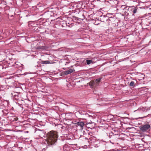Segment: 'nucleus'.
Segmentation results:
<instances>
[{
	"label": "nucleus",
	"instance_id": "obj_1",
	"mask_svg": "<svg viewBox=\"0 0 151 151\" xmlns=\"http://www.w3.org/2000/svg\"><path fill=\"white\" fill-rule=\"evenodd\" d=\"M47 143L48 145H54L57 142L58 137L57 132L51 131L47 134Z\"/></svg>",
	"mask_w": 151,
	"mask_h": 151
},
{
	"label": "nucleus",
	"instance_id": "obj_2",
	"mask_svg": "<svg viewBox=\"0 0 151 151\" xmlns=\"http://www.w3.org/2000/svg\"><path fill=\"white\" fill-rule=\"evenodd\" d=\"M5 56L4 55H0V65L2 67V68H6L9 66V63L5 60Z\"/></svg>",
	"mask_w": 151,
	"mask_h": 151
},
{
	"label": "nucleus",
	"instance_id": "obj_3",
	"mask_svg": "<svg viewBox=\"0 0 151 151\" xmlns=\"http://www.w3.org/2000/svg\"><path fill=\"white\" fill-rule=\"evenodd\" d=\"M78 19L77 17H73V18L68 17L67 20V23L68 26L70 27H72L74 25V22H77Z\"/></svg>",
	"mask_w": 151,
	"mask_h": 151
},
{
	"label": "nucleus",
	"instance_id": "obj_4",
	"mask_svg": "<svg viewBox=\"0 0 151 151\" xmlns=\"http://www.w3.org/2000/svg\"><path fill=\"white\" fill-rule=\"evenodd\" d=\"M118 134H114L113 132L109 133V136L110 138L109 141L112 144H114L118 138L117 137Z\"/></svg>",
	"mask_w": 151,
	"mask_h": 151
},
{
	"label": "nucleus",
	"instance_id": "obj_5",
	"mask_svg": "<svg viewBox=\"0 0 151 151\" xmlns=\"http://www.w3.org/2000/svg\"><path fill=\"white\" fill-rule=\"evenodd\" d=\"M150 126L149 124L142 125L139 127L140 130L143 132H148L150 130Z\"/></svg>",
	"mask_w": 151,
	"mask_h": 151
},
{
	"label": "nucleus",
	"instance_id": "obj_6",
	"mask_svg": "<svg viewBox=\"0 0 151 151\" xmlns=\"http://www.w3.org/2000/svg\"><path fill=\"white\" fill-rule=\"evenodd\" d=\"M43 15L45 19L47 20H49L51 17L54 16V13L51 11H48L45 12Z\"/></svg>",
	"mask_w": 151,
	"mask_h": 151
},
{
	"label": "nucleus",
	"instance_id": "obj_7",
	"mask_svg": "<svg viewBox=\"0 0 151 151\" xmlns=\"http://www.w3.org/2000/svg\"><path fill=\"white\" fill-rule=\"evenodd\" d=\"M128 8L129 7L126 5H122L119 9H117L119 10V12H120V14H122L123 13H125V11L127 10Z\"/></svg>",
	"mask_w": 151,
	"mask_h": 151
},
{
	"label": "nucleus",
	"instance_id": "obj_8",
	"mask_svg": "<svg viewBox=\"0 0 151 151\" xmlns=\"http://www.w3.org/2000/svg\"><path fill=\"white\" fill-rule=\"evenodd\" d=\"M138 8L134 6L129 7V13L132 14V15L137 13Z\"/></svg>",
	"mask_w": 151,
	"mask_h": 151
},
{
	"label": "nucleus",
	"instance_id": "obj_9",
	"mask_svg": "<svg viewBox=\"0 0 151 151\" xmlns=\"http://www.w3.org/2000/svg\"><path fill=\"white\" fill-rule=\"evenodd\" d=\"M20 93V92L13 91L11 93V95L12 97H13L15 100H18L19 98V95Z\"/></svg>",
	"mask_w": 151,
	"mask_h": 151
},
{
	"label": "nucleus",
	"instance_id": "obj_10",
	"mask_svg": "<svg viewBox=\"0 0 151 151\" xmlns=\"http://www.w3.org/2000/svg\"><path fill=\"white\" fill-rule=\"evenodd\" d=\"M6 83L7 84V86H11L15 82V81L13 80V79L10 78L9 79H7L5 81Z\"/></svg>",
	"mask_w": 151,
	"mask_h": 151
},
{
	"label": "nucleus",
	"instance_id": "obj_11",
	"mask_svg": "<svg viewBox=\"0 0 151 151\" xmlns=\"http://www.w3.org/2000/svg\"><path fill=\"white\" fill-rule=\"evenodd\" d=\"M48 47L47 46H38L36 47V49L42 51L43 50H48Z\"/></svg>",
	"mask_w": 151,
	"mask_h": 151
},
{
	"label": "nucleus",
	"instance_id": "obj_12",
	"mask_svg": "<svg viewBox=\"0 0 151 151\" xmlns=\"http://www.w3.org/2000/svg\"><path fill=\"white\" fill-rule=\"evenodd\" d=\"M109 15L110 14H107L106 16L104 15L101 16L100 19L101 22H103L104 21H105L106 19L109 17Z\"/></svg>",
	"mask_w": 151,
	"mask_h": 151
},
{
	"label": "nucleus",
	"instance_id": "obj_13",
	"mask_svg": "<svg viewBox=\"0 0 151 151\" xmlns=\"http://www.w3.org/2000/svg\"><path fill=\"white\" fill-rule=\"evenodd\" d=\"M75 124H76V126L78 127L79 126L80 127V129H83V127L84 126V123L83 122H78L75 123Z\"/></svg>",
	"mask_w": 151,
	"mask_h": 151
},
{
	"label": "nucleus",
	"instance_id": "obj_14",
	"mask_svg": "<svg viewBox=\"0 0 151 151\" xmlns=\"http://www.w3.org/2000/svg\"><path fill=\"white\" fill-rule=\"evenodd\" d=\"M60 24L63 27H66L68 26V24L67 23V21L65 20H61L60 21Z\"/></svg>",
	"mask_w": 151,
	"mask_h": 151
},
{
	"label": "nucleus",
	"instance_id": "obj_15",
	"mask_svg": "<svg viewBox=\"0 0 151 151\" xmlns=\"http://www.w3.org/2000/svg\"><path fill=\"white\" fill-rule=\"evenodd\" d=\"M40 63L42 64H53L55 63L54 62H52V61L49 60H42Z\"/></svg>",
	"mask_w": 151,
	"mask_h": 151
},
{
	"label": "nucleus",
	"instance_id": "obj_16",
	"mask_svg": "<svg viewBox=\"0 0 151 151\" xmlns=\"http://www.w3.org/2000/svg\"><path fill=\"white\" fill-rule=\"evenodd\" d=\"M109 17V19H108V20L109 22H110V23H112L114 22L115 20H116L115 18L114 17H112V16H111V17Z\"/></svg>",
	"mask_w": 151,
	"mask_h": 151
},
{
	"label": "nucleus",
	"instance_id": "obj_17",
	"mask_svg": "<svg viewBox=\"0 0 151 151\" xmlns=\"http://www.w3.org/2000/svg\"><path fill=\"white\" fill-rule=\"evenodd\" d=\"M18 118L16 116L14 115L12 116V118L9 119L11 122L16 121L18 120Z\"/></svg>",
	"mask_w": 151,
	"mask_h": 151
},
{
	"label": "nucleus",
	"instance_id": "obj_18",
	"mask_svg": "<svg viewBox=\"0 0 151 151\" xmlns=\"http://www.w3.org/2000/svg\"><path fill=\"white\" fill-rule=\"evenodd\" d=\"M89 85L90 86V87L93 88V86L96 85V82L94 81H90L89 83Z\"/></svg>",
	"mask_w": 151,
	"mask_h": 151
},
{
	"label": "nucleus",
	"instance_id": "obj_19",
	"mask_svg": "<svg viewBox=\"0 0 151 151\" xmlns=\"http://www.w3.org/2000/svg\"><path fill=\"white\" fill-rule=\"evenodd\" d=\"M75 70H73L72 69H70L69 70L65 71L64 72L65 74V75H68L71 73L73 72Z\"/></svg>",
	"mask_w": 151,
	"mask_h": 151
},
{
	"label": "nucleus",
	"instance_id": "obj_20",
	"mask_svg": "<svg viewBox=\"0 0 151 151\" xmlns=\"http://www.w3.org/2000/svg\"><path fill=\"white\" fill-rule=\"evenodd\" d=\"M129 7L127 9V10L125 11V13H123V14H122V15L123 16H128L129 15Z\"/></svg>",
	"mask_w": 151,
	"mask_h": 151
},
{
	"label": "nucleus",
	"instance_id": "obj_21",
	"mask_svg": "<svg viewBox=\"0 0 151 151\" xmlns=\"http://www.w3.org/2000/svg\"><path fill=\"white\" fill-rule=\"evenodd\" d=\"M148 19H146L145 22L144 23H142V24L144 25H146V26H149L150 24V22L148 21Z\"/></svg>",
	"mask_w": 151,
	"mask_h": 151
},
{
	"label": "nucleus",
	"instance_id": "obj_22",
	"mask_svg": "<svg viewBox=\"0 0 151 151\" xmlns=\"http://www.w3.org/2000/svg\"><path fill=\"white\" fill-rule=\"evenodd\" d=\"M14 114L13 113L9 112L7 116V118L9 120L12 117V116H14Z\"/></svg>",
	"mask_w": 151,
	"mask_h": 151
},
{
	"label": "nucleus",
	"instance_id": "obj_23",
	"mask_svg": "<svg viewBox=\"0 0 151 151\" xmlns=\"http://www.w3.org/2000/svg\"><path fill=\"white\" fill-rule=\"evenodd\" d=\"M86 125H88V128H90L89 127H90V124H93L94 125V123L91 120L89 122H88V121H86Z\"/></svg>",
	"mask_w": 151,
	"mask_h": 151
},
{
	"label": "nucleus",
	"instance_id": "obj_24",
	"mask_svg": "<svg viewBox=\"0 0 151 151\" xmlns=\"http://www.w3.org/2000/svg\"><path fill=\"white\" fill-rule=\"evenodd\" d=\"M109 19V17H108L106 19L105 21H104L103 22L107 26L110 24V22H109V20H108Z\"/></svg>",
	"mask_w": 151,
	"mask_h": 151
},
{
	"label": "nucleus",
	"instance_id": "obj_25",
	"mask_svg": "<svg viewBox=\"0 0 151 151\" xmlns=\"http://www.w3.org/2000/svg\"><path fill=\"white\" fill-rule=\"evenodd\" d=\"M3 114L4 116H8V114L9 112L7 110H4L3 111Z\"/></svg>",
	"mask_w": 151,
	"mask_h": 151
},
{
	"label": "nucleus",
	"instance_id": "obj_26",
	"mask_svg": "<svg viewBox=\"0 0 151 151\" xmlns=\"http://www.w3.org/2000/svg\"><path fill=\"white\" fill-rule=\"evenodd\" d=\"M135 83L134 81H132L130 83V84H129V86H131V87H134L135 86Z\"/></svg>",
	"mask_w": 151,
	"mask_h": 151
},
{
	"label": "nucleus",
	"instance_id": "obj_27",
	"mask_svg": "<svg viewBox=\"0 0 151 151\" xmlns=\"http://www.w3.org/2000/svg\"><path fill=\"white\" fill-rule=\"evenodd\" d=\"M42 131V130H38L37 131L35 132L36 133V134H37L38 135V136H40V134L41 133V132Z\"/></svg>",
	"mask_w": 151,
	"mask_h": 151
},
{
	"label": "nucleus",
	"instance_id": "obj_28",
	"mask_svg": "<svg viewBox=\"0 0 151 151\" xmlns=\"http://www.w3.org/2000/svg\"><path fill=\"white\" fill-rule=\"evenodd\" d=\"M101 79V78H97L96 80L95 81L96 83H98L99 82Z\"/></svg>",
	"mask_w": 151,
	"mask_h": 151
},
{
	"label": "nucleus",
	"instance_id": "obj_29",
	"mask_svg": "<svg viewBox=\"0 0 151 151\" xmlns=\"http://www.w3.org/2000/svg\"><path fill=\"white\" fill-rule=\"evenodd\" d=\"M92 61L91 60H86V63L88 65H89L92 63Z\"/></svg>",
	"mask_w": 151,
	"mask_h": 151
},
{
	"label": "nucleus",
	"instance_id": "obj_30",
	"mask_svg": "<svg viewBox=\"0 0 151 151\" xmlns=\"http://www.w3.org/2000/svg\"><path fill=\"white\" fill-rule=\"evenodd\" d=\"M83 137H84L83 139L84 140V139H85L86 140V141L88 142L89 141H88V138H86V137H84L83 136Z\"/></svg>",
	"mask_w": 151,
	"mask_h": 151
},
{
	"label": "nucleus",
	"instance_id": "obj_31",
	"mask_svg": "<svg viewBox=\"0 0 151 151\" xmlns=\"http://www.w3.org/2000/svg\"><path fill=\"white\" fill-rule=\"evenodd\" d=\"M82 15L83 17H81V18H80V19H84L85 16H84V14L83 13L82 14Z\"/></svg>",
	"mask_w": 151,
	"mask_h": 151
},
{
	"label": "nucleus",
	"instance_id": "obj_32",
	"mask_svg": "<svg viewBox=\"0 0 151 151\" xmlns=\"http://www.w3.org/2000/svg\"><path fill=\"white\" fill-rule=\"evenodd\" d=\"M88 116L89 117V118H92V119L93 118V116H92L89 115Z\"/></svg>",
	"mask_w": 151,
	"mask_h": 151
},
{
	"label": "nucleus",
	"instance_id": "obj_33",
	"mask_svg": "<svg viewBox=\"0 0 151 151\" xmlns=\"http://www.w3.org/2000/svg\"><path fill=\"white\" fill-rule=\"evenodd\" d=\"M94 24L96 25H98L99 24V23H98L97 22H96V21L94 23Z\"/></svg>",
	"mask_w": 151,
	"mask_h": 151
},
{
	"label": "nucleus",
	"instance_id": "obj_34",
	"mask_svg": "<svg viewBox=\"0 0 151 151\" xmlns=\"http://www.w3.org/2000/svg\"><path fill=\"white\" fill-rule=\"evenodd\" d=\"M46 149L45 148H44L42 150V151H46Z\"/></svg>",
	"mask_w": 151,
	"mask_h": 151
},
{
	"label": "nucleus",
	"instance_id": "obj_35",
	"mask_svg": "<svg viewBox=\"0 0 151 151\" xmlns=\"http://www.w3.org/2000/svg\"><path fill=\"white\" fill-rule=\"evenodd\" d=\"M3 38V37L2 36H0V40L1 39Z\"/></svg>",
	"mask_w": 151,
	"mask_h": 151
},
{
	"label": "nucleus",
	"instance_id": "obj_36",
	"mask_svg": "<svg viewBox=\"0 0 151 151\" xmlns=\"http://www.w3.org/2000/svg\"><path fill=\"white\" fill-rule=\"evenodd\" d=\"M65 145L64 147H63V149H64V148H65Z\"/></svg>",
	"mask_w": 151,
	"mask_h": 151
},
{
	"label": "nucleus",
	"instance_id": "obj_37",
	"mask_svg": "<svg viewBox=\"0 0 151 151\" xmlns=\"http://www.w3.org/2000/svg\"><path fill=\"white\" fill-rule=\"evenodd\" d=\"M13 42L12 41H11L10 42L11 44H12V43Z\"/></svg>",
	"mask_w": 151,
	"mask_h": 151
},
{
	"label": "nucleus",
	"instance_id": "obj_38",
	"mask_svg": "<svg viewBox=\"0 0 151 151\" xmlns=\"http://www.w3.org/2000/svg\"><path fill=\"white\" fill-rule=\"evenodd\" d=\"M110 14V15H109V17H111L110 16V14Z\"/></svg>",
	"mask_w": 151,
	"mask_h": 151
},
{
	"label": "nucleus",
	"instance_id": "obj_39",
	"mask_svg": "<svg viewBox=\"0 0 151 151\" xmlns=\"http://www.w3.org/2000/svg\"><path fill=\"white\" fill-rule=\"evenodd\" d=\"M22 101H24L22 100Z\"/></svg>",
	"mask_w": 151,
	"mask_h": 151
}]
</instances>
